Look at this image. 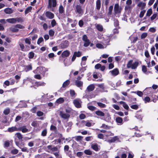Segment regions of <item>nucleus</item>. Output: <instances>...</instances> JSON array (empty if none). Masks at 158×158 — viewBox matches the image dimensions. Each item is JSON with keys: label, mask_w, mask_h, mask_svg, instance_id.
<instances>
[{"label": "nucleus", "mask_w": 158, "mask_h": 158, "mask_svg": "<svg viewBox=\"0 0 158 158\" xmlns=\"http://www.w3.org/2000/svg\"><path fill=\"white\" fill-rule=\"evenodd\" d=\"M95 114L101 116H104L105 114L102 112L98 110L95 112Z\"/></svg>", "instance_id": "23"}, {"label": "nucleus", "mask_w": 158, "mask_h": 158, "mask_svg": "<svg viewBox=\"0 0 158 158\" xmlns=\"http://www.w3.org/2000/svg\"><path fill=\"white\" fill-rule=\"evenodd\" d=\"M133 93L136 94L139 97H141L143 95V93L141 91H138L136 92H134Z\"/></svg>", "instance_id": "35"}, {"label": "nucleus", "mask_w": 158, "mask_h": 158, "mask_svg": "<svg viewBox=\"0 0 158 158\" xmlns=\"http://www.w3.org/2000/svg\"><path fill=\"white\" fill-rule=\"evenodd\" d=\"M74 53L75 54V56L77 57L80 56L81 55V52H80L78 51L77 52H75Z\"/></svg>", "instance_id": "45"}, {"label": "nucleus", "mask_w": 158, "mask_h": 158, "mask_svg": "<svg viewBox=\"0 0 158 158\" xmlns=\"http://www.w3.org/2000/svg\"><path fill=\"white\" fill-rule=\"evenodd\" d=\"M114 24L115 26L117 27L119 25V22L118 20L116 19H114Z\"/></svg>", "instance_id": "40"}, {"label": "nucleus", "mask_w": 158, "mask_h": 158, "mask_svg": "<svg viewBox=\"0 0 158 158\" xmlns=\"http://www.w3.org/2000/svg\"><path fill=\"white\" fill-rule=\"evenodd\" d=\"M57 2L56 0H48V8L50 9L52 6L53 7H55L56 6Z\"/></svg>", "instance_id": "4"}, {"label": "nucleus", "mask_w": 158, "mask_h": 158, "mask_svg": "<svg viewBox=\"0 0 158 158\" xmlns=\"http://www.w3.org/2000/svg\"><path fill=\"white\" fill-rule=\"evenodd\" d=\"M145 103L149 102L150 101V99L148 97H146L144 99Z\"/></svg>", "instance_id": "46"}, {"label": "nucleus", "mask_w": 158, "mask_h": 158, "mask_svg": "<svg viewBox=\"0 0 158 158\" xmlns=\"http://www.w3.org/2000/svg\"><path fill=\"white\" fill-rule=\"evenodd\" d=\"M70 93L72 97H73L75 94V93L74 90H70Z\"/></svg>", "instance_id": "63"}, {"label": "nucleus", "mask_w": 158, "mask_h": 158, "mask_svg": "<svg viewBox=\"0 0 158 158\" xmlns=\"http://www.w3.org/2000/svg\"><path fill=\"white\" fill-rule=\"evenodd\" d=\"M16 28H19L20 29H23L24 28V26L20 24H17L15 26Z\"/></svg>", "instance_id": "56"}, {"label": "nucleus", "mask_w": 158, "mask_h": 158, "mask_svg": "<svg viewBox=\"0 0 158 158\" xmlns=\"http://www.w3.org/2000/svg\"><path fill=\"white\" fill-rule=\"evenodd\" d=\"M81 101L79 99H76L74 100L73 103L75 106L77 108H80L81 106Z\"/></svg>", "instance_id": "5"}, {"label": "nucleus", "mask_w": 158, "mask_h": 158, "mask_svg": "<svg viewBox=\"0 0 158 158\" xmlns=\"http://www.w3.org/2000/svg\"><path fill=\"white\" fill-rule=\"evenodd\" d=\"M96 27V28L99 31H102L103 30L102 26L101 25L99 24H97Z\"/></svg>", "instance_id": "26"}, {"label": "nucleus", "mask_w": 158, "mask_h": 158, "mask_svg": "<svg viewBox=\"0 0 158 158\" xmlns=\"http://www.w3.org/2000/svg\"><path fill=\"white\" fill-rule=\"evenodd\" d=\"M3 112L4 114L7 115L10 112V109L8 108L4 110Z\"/></svg>", "instance_id": "57"}, {"label": "nucleus", "mask_w": 158, "mask_h": 158, "mask_svg": "<svg viewBox=\"0 0 158 158\" xmlns=\"http://www.w3.org/2000/svg\"><path fill=\"white\" fill-rule=\"evenodd\" d=\"M76 11L78 14H81L83 11V10L82 9V6L80 5H77L76 6Z\"/></svg>", "instance_id": "8"}, {"label": "nucleus", "mask_w": 158, "mask_h": 158, "mask_svg": "<svg viewBox=\"0 0 158 158\" xmlns=\"http://www.w3.org/2000/svg\"><path fill=\"white\" fill-rule=\"evenodd\" d=\"M148 34L146 32H144L142 34L141 36V39H143L145 38L147 36Z\"/></svg>", "instance_id": "44"}, {"label": "nucleus", "mask_w": 158, "mask_h": 158, "mask_svg": "<svg viewBox=\"0 0 158 158\" xmlns=\"http://www.w3.org/2000/svg\"><path fill=\"white\" fill-rule=\"evenodd\" d=\"M121 104L123 105V107L126 110H128L129 108V106L128 105L124 102L123 101H121L120 102Z\"/></svg>", "instance_id": "24"}, {"label": "nucleus", "mask_w": 158, "mask_h": 158, "mask_svg": "<svg viewBox=\"0 0 158 158\" xmlns=\"http://www.w3.org/2000/svg\"><path fill=\"white\" fill-rule=\"evenodd\" d=\"M6 21L8 23H16V19L14 18L7 19Z\"/></svg>", "instance_id": "17"}, {"label": "nucleus", "mask_w": 158, "mask_h": 158, "mask_svg": "<svg viewBox=\"0 0 158 158\" xmlns=\"http://www.w3.org/2000/svg\"><path fill=\"white\" fill-rule=\"evenodd\" d=\"M35 84H36L38 86H44L45 85V83L43 82H37L35 83Z\"/></svg>", "instance_id": "32"}, {"label": "nucleus", "mask_w": 158, "mask_h": 158, "mask_svg": "<svg viewBox=\"0 0 158 158\" xmlns=\"http://www.w3.org/2000/svg\"><path fill=\"white\" fill-rule=\"evenodd\" d=\"M11 31L13 32H16L19 31V29L17 28L12 27L10 28Z\"/></svg>", "instance_id": "60"}, {"label": "nucleus", "mask_w": 158, "mask_h": 158, "mask_svg": "<svg viewBox=\"0 0 158 158\" xmlns=\"http://www.w3.org/2000/svg\"><path fill=\"white\" fill-rule=\"evenodd\" d=\"M84 153L87 155H90L92 154V152L89 150H86L84 151Z\"/></svg>", "instance_id": "48"}, {"label": "nucleus", "mask_w": 158, "mask_h": 158, "mask_svg": "<svg viewBox=\"0 0 158 158\" xmlns=\"http://www.w3.org/2000/svg\"><path fill=\"white\" fill-rule=\"evenodd\" d=\"M116 122L118 124H119V125H121L123 124V119L121 117H118L116 118Z\"/></svg>", "instance_id": "20"}, {"label": "nucleus", "mask_w": 158, "mask_h": 158, "mask_svg": "<svg viewBox=\"0 0 158 158\" xmlns=\"http://www.w3.org/2000/svg\"><path fill=\"white\" fill-rule=\"evenodd\" d=\"M94 88L95 86L94 84H91L87 87L86 90L88 92H91L94 89Z\"/></svg>", "instance_id": "10"}, {"label": "nucleus", "mask_w": 158, "mask_h": 158, "mask_svg": "<svg viewBox=\"0 0 158 158\" xmlns=\"http://www.w3.org/2000/svg\"><path fill=\"white\" fill-rule=\"evenodd\" d=\"M82 138L83 137L81 136H77L75 137V139L77 141H80Z\"/></svg>", "instance_id": "39"}, {"label": "nucleus", "mask_w": 158, "mask_h": 158, "mask_svg": "<svg viewBox=\"0 0 158 158\" xmlns=\"http://www.w3.org/2000/svg\"><path fill=\"white\" fill-rule=\"evenodd\" d=\"M157 16V13H155L152 15V16L151 17V20L152 21H153L155 19Z\"/></svg>", "instance_id": "47"}, {"label": "nucleus", "mask_w": 158, "mask_h": 158, "mask_svg": "<svg viewBox=\"0 0 158 158\" xmlns=\"http://www.w3.org/2000/svg\"><path fill=\"white\" fill-rule=\"evenodd\" d=\"M139 64L138 61H135L133 63V60H130L127 64V67L128 68H131L132 69H136Z\"/></svg>", "instance_id": "2"}, {"label": "nucleus", "mask_w": 158, "mask_h": 158, "mask_svg": "<svg viewBox=\"0 0 158 158\" xmlns=\"http://www.w3.org/2000/svg\"><path fill=\"white\" fill-rule=\"evenodd\" d=\"M42 68L40 67H38L36 69L33 71L34 73L37 74L40 73V70L42 69Z\"/></svg>", "instance_id": "27"}, {"label": "nucleus", "mask_w": 158, "mask_h": 158, "mask_svg": "<svg viewBox=\"0 0 158 158\" xmlns=\"http://www.w3.org/2000/svg\"><path fill=\"white\" fill-rule=\"evenodd\" d=\"M32 69V67L31 65V64H29L26 66L25 69V70L26 72H27L29 70H31Z\"/></svg>", "instance_id": "25"}, {"label": "nucleus", "mask_w": 158, "mask_h": 158, "mask_svg": "<svg viewBox=\"0 0 158 158\" xmlns=\"http://www.w3.org/2000/svg\"><path fill=\"white\" fill-rule=\"evenodd\" d=\"M92 148L96 151H98V145L96 143H93L91 145Z\"/></svg>", "instance_id": "28"}, {"label": "nucleus", "mask_w": 158, "mask_h": 158, "mask_svg": "<svg viewBox=\"0 0 158 158\" xmlns=\"http://www.w3.org/2000/svg\"><path fill=\"white\" fill-rule=\"evenodd\" d=\"M70 54L68 50L64 51L62 53V56L63 57H65L68 56Z\"/></svg>", "instance_id": "14"}, {"label": "nucleus", "mask_w": 158, "mask_h": 158, "mask_svg": "<svg viewBox=\"0 0 158 158\" xmlns=\"http://www.w3.org/2000/svg\"><path fill=\"white\" fill-rule=\"evenodd\" d=\"M51 24L52 27H53L55 26L56 24L55 20V19H53L51 21Z\"/></svg>", "instance_id": "59"}, {"label": "nucleus", "mask_w": 158, "mask_h": 158, "mask_svg": "<svg viewBox=\"0 0 158 158\" xmlns=\"http://www.w3.org/2000/svg\"><path fill=\"white\" fill-rule=\"evenodd\" d=\"M11 152L13 154H16L18 152V151L17 149H14L11 151Z\"/></svg>", "instance_id": "55"}, {"label": "nucleus", "mask_w": 158, "mask_h": 158, "mask_svg": "<svg viewBox=\"0 0 158 158\" xmlns=\"http://www.w3.org/2000/svg\"><path fill=\"white\" fill-rule=\"evenodd\" d=\"M64 101V98H60L56 100V102L58 104H60L63 103Z\"/></svg>", "instance_id": "30"}, {"label": "nucleus", "mask_w": 158, "mask_h": 158, "mask_svg": "<svg viewBox=\"0 0 158 158\" xmlns=\"http://www.w3.org/2000/svg\"><path fill=\"white\" fill-rule=\"evenodd\" d=\"M32 9V7L31 6H29L27 7L25 10V14H27L29 13L31 10Z\"/></svg>", "instance_id": "37"}, {"label": "nucleus", "mask_w": 158, "mask_h": 158, "mask_svg": "<svg viewBox=\"0 0 158 158\" xmlns=\"http://www.w3.org/2000/svg\"><path fill=\"white\" fill-rule=\"evenodd\" d=\"M47 133V131L46 129H44L43 130L41 133V135L43 136H46Z\"/></svg>", "instance_id": "49"}, {"label": "nucleus", "mask_w": 158, "mask_h": 158, "mask_svg": "<svg viewBox=\"0 0 158 158\" xmlns=\"http://www.w3.org/2000/svg\"><path fill=\"white\" fill-rule=\"evenodd\" d=\"M101 3L100 0H97L96 2V8L99 10L101 8Z\"/></svg>", "instance_id": "18"}, {"label": "nucleus", "mask_w": 158, "mask_h": 158, "mask_svg": "<svg viewBox=\"0 0 158 158\" xmlns=\"http://www.w3.org/2000/svg\"><path fill=\"white\" fill-rule=\"evenodd\" d=\"M18 130V129L15 127H11L9 128L8 129V131L10 132L16 131Z\"/></svg>", "instance_id": "19"}, {"label": "nucleus", "mask_w": 158, "mask_h": 158, "mask_svg": "<svg viewBox=\"0 0 158 158\" xmlns=\"http://www.w3.org/2000/svg\"><path fill=\"white\" fill-rule=\"evenodd\" d=\"M15 19L16 20V22H22L23 21L22 18L20 17L15 18Z\"/></svg>", "instance_id": "50"}, {"label": "nucleus", "mask_w": 158, "mask_h": 158, "mask_svg": "<svg viewBox=\"0 0 158 158\" xmlns=\"http://www.w3.org/2000/svg\"><path fill=\"white\" fill-rule=\"evenodd\" d=\"M119 138L118 136H115L112 138L111 139L108 140V142L109 143H111L115 142L116 141L118 140Z\"/></svg>", "instance_id": "12"}, {"label": "nucleus", "mask_w": 158, "mask_h": 158, "mask_svg": "<svg viewBox=\"0 0 158 158\" xmlns=\"http://www.w3.org/2000/svg\"><path fill=\"white\" fill-rule=\"evenodd\" d=\"M102 38L103 40L102 43L103 45L100 43H97L96 44V47L98 48H106V46L109 44L110 40V37L107 36H104L102 37Z\"/></svg>", "instance_id": "1"}, {"label": "nucleus", "mask_w": 158, "mask_h": 158, "mask_svg": "<svg viewBox=\"0 0 158 158\" xmlns=\"http://www.w3.org/2000/svg\"><path fill=\"white\" fill-rule=\"evenodd\" d=\"M19 140H22L23 138L22 135L19 133H17L15 135Z\"/></svg>", "instance_id": "38"}, {"label": "nucleus", "mask_w": 158, "mask_h": 158, "mask_svg": "<svg viewBox=\"0 0 158 158\" xmlns=\"http://www.w3.org/2000/svg\"><path fill=\"white\" fill-rule=\"evenodd\" d=\"M97 104L98 106L101 108H104L106 107V106L105 104L101 102H98Z\"/></svg>", "instance_id": "36"}, {"label": "nucleus", "mask_w": 158, "mask_h": 158, "mask_svg": "<svg viewBox=\"0 0 158 158\" xmlns=\"http://www.w3.org/2000/svg\"><path fill=\"white\" fill-rule=\"evenodd\" d=\"M84 42H85L84 44V47H88L90 43L89 40L86 41H84Z\"/></svg>", "instance_id": "43"}, {"label": "nucleus", "mask_w": 158, "mask_h": 158, "mask_svg": "<svg viewBox=\"0 0 158 158\" xmlns=\"http://www.w3.org/2000/svg\"><path fill=\"white\" fill-rule=\"evenodd\" d=\"M87 107L89 110L92 111L96 109V107L92 106H90L89 104L87 105Z\"/></svg>", "instance_id": "33"}, {"label": "nucleus", "mask_w": 158, "mask_h": 158, "mask_svg": "<svg viewBox=\"0 0 158 158\" xmlns=\"http://www.w3.org/2000/svg\"><path fill=\"white\" fill-rule=\"evenodd\" d=\"M59 12L60 14L63 13L64 12V9L63 6L61 5L60 6L59 8Z\"/></svg>", "instance_id": "29"}, {"label": "nucleus", "mask_w": 158, "mask_h": 158, "mask_svg": "<svg viewBox=\"0 0 158 158\" xmlns=\"http://www.w3.org/2000/svg\"><path fill=\"white\" fill-rule=\"evenodd\" d=\"M19 130L21 131L23 133H25L28 131V129L26 128L25 126H23L20 128Z\"/></svg>", "instance_id": "31"}, {"label": "nucleus", "mask_w": 158, "mask_h": 158, "mask_svg": "<svg viewBox=\"0 0 158 158\" xmlns=\"http://www.w3.org/2000/svg\"><path fill=\"white\" fill-rule=\"evenodd\" d=\"M75 85L78 87H82L83 85V82L79 80H76L75 82Z\"/></svg>", "instance_id": "15"}, {"label": "nucleus", "mask_w": 158, "mask_h": 158, "mask_svg": "<svg viewBox=\"0 0 158 158\" xmlns=\"http://www.w3.org/2000/svg\"><path fill=\"white\" fill-rule=\"evenodd\" d=\"M146 12V11L145 10H143V11H142L140 12V13L139 14V16L140 18H142L144 14H145V12Z\"/></svg>", "instance_id": "52"}, {"label": "nucleus", "mask_w": 158, "mask_h": 158, "mask_svg": "<svg viewBox=\"0 0 158 158\" xmlns=\"http://www.w3.org/2000/svg\"><path fill=\"white\" fill-rule=\"evenodd\" d=\"M44 40L42 37L40 38L37 41V43L38 44H39L41 42H42Z\"/></svg>", "instance_id": "58"}, {"label": "nucleus", "mask_w": 158, "mask_h": 158, "mask_svg": "<svg viewBox=\"0 0 158 158\" xmlns=\"http://www.w3.org/2000/svg\"><path fill=\"white\" fill-rule=\"evenodd\" d=\"M46 17L50 19H52L54 18V15L53 13L49 11H47L45 13Z\"/></svg>", "instance_id": "6"}, {"label": "nucleus", "mask_w": 158, "mask_h": 158, "mask_svg": "<svg viewBox=\"0 0 158 158\" xmlns=\"http://www.w3.org/2000/svg\"><path fill=\"white\" fill-rule=\"evenodd\" d=\"M110 72L111 73L112 76H116L118 74L119 71L116 68L112 71H110Z\"/></svg>", "instance_id": "9"}, {"label": "nucleus", "mask_w": 158, "mask_h": 158, "mask_svg": "<svg viewBox=\"0 0 158 158\" xmlns=\"http://www.w3.org/2000/svg\"><path fill=\"white\" fill-rule=\"evenodd\" d=\"M60 115L62 118L64 119L68 118L70 116V115L69 114L65 113L62 111L60 112Z\"/></svg>", "instance_id": "7"}, {"label": "nucleus", "mask_w": 158, "mask_h": 158, "mask_svg": "<svg viewBox=\"0 0 158 158\" xmlns=\"http://www.w3.org/2000/svg\"><path fill=\"white\" fill-rule=\"evenodd\" d=\"M122 8L119 6L118 4H115L114 8V10L115 14H119L122 10Z\"/></svg>", "instance_id": "3"}, {"label": "nucleus", "mask_w": 158, "mask_h": 158, "mask_svg": "<svg viewBox=\"0 0 158 158\" xmlns=\"http://www.w3.org/2000/svg\"><path fill=\"white\" fill-rule=\"evenodd\" d=\"M37 114L38 116H41L43 115L44 113L41 111H38L37 112Z\"/></svg>", "instance_id": "62"}, {"label": "nucleus", "mask_w": 158, "mask_h": 158, "mask_svg": "<svg viewBox=\"0 0 158 158\" xmlns=\"http://www.w3.org/2000/svg\"><path fill=\"white\" fill-rule=\"evenodd\" d=\"M142 70L143 72L146 74H148V73H152L151 72L147 71V68L145 65L142 66Z\"/></svg>", "instance_id": "13"}, {"label": "nucleus", "mask_w": 158, "mask_h": 158, "mask_svg": "<svg viewBox=\"0 0 158 158\" xmlns=\"http://www.w3.org/2000/svg\"><path fill=\"white\" fill-rule=\"evenodd\" d=\"M61 47L62 48H64L68 47L69 44L68 41H65L63 42L60 44Z\"/></svg>", "instance_id": "11"}, {"label": "nucleus", "mask_w": 158, "mask_h": 158, "mask_svg": "<svg viewBox=\"0 0 158 158\" xmlns=\"http://www.w3.org/2000/svg\"><path fill=\"white\" fill-rule=\"evenodd\" d=\"M152 10L151 8H150L147 11L146 16H150L152 13Z\"/></svg>", "instance_id": "34"}, {"label": "nucleus", "mask_w": 158, "mask_h": 158, "mask_svg": "<svg viewBox=\"0 0 158 158\" xmlns=\"http://www.w3.org/2000/svg\"><path fill=\"white\" fill-rule=\"evenodd\" d=\"M155 48L154 46H152L151 49V53L152 55L155 54Z\"/></svg>", "instance_id": "53"}, {"label": "nucleus", "mask_w": 158, "mask_h": 158, "mask_svg": "<svg viewBox=\"0 0 158 158\" xmlns=\"http://www.w3.org/2000/svg\"><path fill=\"white\" fill-rule=\"evenodd\" d=\"M82 40L84 41H87L88 40H89L88 39V38L86 35H84L82 37Z\"/></svg>", "instance_id": "64"}, {"label": "nucleus", "mask_w": 158, "mask_h": 158, "mask_svg": "<svg viewBox=\"0 0 158 158\" xmlns=\"http://www.w3.org/2000/svg\"><path fill=\"white\" fill-rule=\"evenodd\" d=\"M131 107L133 109L137 110L138 108V106L136 105H133L131 106Z\"/></svg>", "instance_id": "61"}, {"label": "nucleus", "mask_w": 158, "mask_h": 158, "mask_svg": "<svg viewBox=\"0 0 158 158\" xmlns=\"http://www.w3.org/2000/svg\"><path fill=\"white\" fill-rule=\"evenodd\" d=\"M34 53L33 52H30L29 53V58L30 59H32L34 57Z\"/></svg>", "instance_id": "54"}, {"label": "nucleus", "mask_w": 158, "mask_h": 158, "mask_svg": "<svg viewBox=\"0 0 158 158\" xmlns=\"http://www.w3.org/2000/svg\"><path fill=\"white\" fill-rule=\"evenodd\" d=\"M101 128H102L104 129H109L110 128V127L107 125H105V124H103L101 126Z\"/></svg>", "instance_id": "41"}, {"label": "nucleus", "mask_w": 158, "mask_h": 158, "mask_svg": "<svg viewBox=\"0 0 158 158\" xmlns=\"http://www.w3.org/2000/svg\"><path fill=\"white\" fill-rule=\"evenodd\" d=\"M146 3L143 2H140L137 5L138 7H141V9H143Z\"/></svg>", "instance_id": "21"}, {"label": "nucleus", "mask_w": 158, "mask_h": 158, "mask_svg": "<svg viewBox=\"0 0 158 158\" xmlns=\"http://www.w3.org/2000/svg\"><path fill=\"white\" fill-rule=\"evenodd\" d=\"M144 55L147 58H149L150 57L148 51L147 50H145L144 52Z\"/></svg>", "instance_id": "51"}, {"label": "nucleus", "mask_w": 158, "mask_h": 158, "mask_svg": "<svg viewBox=\"0 0 158 158\" xmlns=\"http://www.w3.org/2000/svg\"><path fill=\"white\" fill-rule=\"evenodd\" d=\"M70 81L69 80H67L64 82L62 85V87L65 88L67 87L70 84Z\"/></svg>", "instance_id": "22"}, {"label": "nucleus", "mask_w": 158, "mask_h": 158, "mask_svg": "<svg viewBox=\"0 0 158 158\" xmlns=\"http://www.w3.org/2000/svg\"><path fill=\"white\" fill-rule=\"evenodd\" d=\"M6 14H10L13 12V10L10 8H6L4 10Z\"/></svg>", "instance_id": "16"}, {"label": "nucleus", "mask_w": 158, "mask_h": 158, "mask_svg": "<svg viewBox=\"0 0 158 158\" xmlns=\"http://www.w3.org/2000/svg\"><path fill=\"white\" fill-rule=\"evenodd\" d=\"M54 33V31L52 29H51L49 31V34L51 36H53Z\"/></svg>", "instance_id": "42"}]
</instances>
